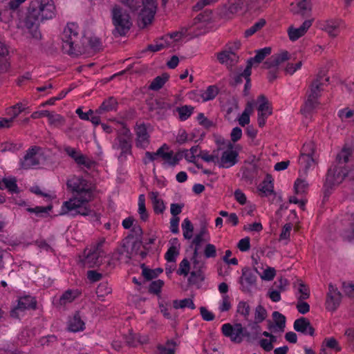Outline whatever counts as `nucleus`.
Segmentation results:
<instances>
[{"label":"nucleus","mask_w":354,"mask_h":354,"mask_svg":"<svg viewBox=\"0 0 354 354\" xmlns=\"http://www.w3.org/2000/svg\"><path fill=\"white\" fill-rule=\"evenodd\" d=\"M347 173L346 169L340 166H335L328 169L326 178V184L328 187L339 185L341 183Z\"/></svg>","instance_id":"a211bd4d"},{"label":"nucleus","mask_w":354,"mask_h":354,"mask_svg":"<svg viewBox=\"0 0 354 354\" xmlns=\"http://www.w3.org/2000/svg\"><path fill=\"white\" fill-rule=\"evenodd\" d=\"M302 66V62L299 61L296 64L288 63L284 70L285 72L288 75H293L297 71L301 68Z\"/></svg>","instance_id":"774afa93"},{"label":"nucleus","mask_w":354,"mask_h":354,"mask_svg":"<svg viewBox=\"0 0 354 354\" xmlns=\"http://www.w3.org/2000/svg\"><path fill=\"white\" fill-rule=\"evenodd\" d=\"M252 0H230L227 10L232 14L237 11L238 8L248 6Z\"/></svg>","instance_id":"de8ad7c7"},{"label":"nucleus","mask_w":354,"mask_h":354,"mask_svg":"<svg viewBox=\"0 0 354 354\" xmlns=\"http://www.w3.org/2000/svg\"><path fill=\"white\" fill-rule=\"evenodd\" d=\"M259 191L261 196H269L275 194L272 177L267 175L265 180L259 185Z\"/></svg>","instance_id":"72a5a7b5"},{"label":"nucleus","mask_w":354,"mask_h":354,"mask_svg":"<svg viewBox=\"0 0 354 354\" xmlns=\"http://www.w3.org/2000/svg\"><path fill=\"white\" fill-rule=\"evenodd\" d=\"M56 7L53 0H32L24 25L31 37L39 39L40 23L53 19L56 16Z\"/></svg>","instance_id":"f03ea898"},{"label":"nucleus","mask_w":354,"mask_h":354,"mask_svg":"<svg viewBox=\"0 0 354 354\" xmlns=\"http://www.w3.org/2000/svg\"><path fill=\"white\" fill-rule=\"evenodd\" d=\"M219 89L215 85L209 86L207 89L202 90L203 102L213 100L218 93Z\"/></svg>","instance_id":"8fccbe9b"},{"label":"nucleus","mask_w":354,"mask_h":354,"mask_svg":"<svg viewBox=\"0 0 354 354\" xmlns=\"http://www.w3.org/2000/svg\"><path fill=\"white\" fill-rule=\"evenodd\" d=\"M328 82V77L325 75L324 72H321L310 84L309 90L307 92V100L301 109L302 114L306 118L310 116L318 105V98Z\"/></svg>","instance_id":"7ed1b4c3"},{"label":"nucleus","mask_w":354,"mask_h":354,"mask_svg":"<svg viewBox=\"0 0 354 354\" xmlns=\"http://www.w3.org/2000/svg\"><path fill=\"white\" fill-rule=\"evenodd\" d=\"M252 73V71L250 69V66H246L243 71V74L241 75L243 76L244 79L246 80V82L244 86L243 89V95H248L249 91L251 88V83H250V75Z\"/></svg>","instance_id":"13d9d810"},{"label":"nucleus","mask_w":354,"mask_h":354,"mask_svg":"<svg viewBox=\"0 0 354 354\" xmlns=\"http://www.w3.org/2000/svg\"><path fill=\"white\" fill-rule=\"evenodd\" d=\"M177 343L174 340H168L165 345L158 346V354H174Z\"/></svg>","instance_id":"a18cd8bd"},{"label":"nucleus","mask_w":354,"mask_h":354,"mask_svg":"<svg viewBox=\"0 0 354 354\" xmlns=\"http://www.w3.org/2000/svg\"><path fill=\"white\" fill-rule=\"evenodd\" d=\"M64 151L78 165H84L88 169L92 168L95 165V162L86 156L83 155L79 150L70 146H65Z\"/></svg>","instance_id":"f3484780"},{"label":"nucleus","mask_w":354,"mask_h":354,"mask_svg":"<svg viewBox=\"0 0 354 354\" xmlns=\"http://www.w3.org/2000/svg\"><path fill=\"white\" fill-rule=\"evenodd\" d=\"M26 0H10L4 5L5 9L0 8V19L1 21H8L12 17L11 10H16L22 3Z\"/></svg>","instance_id":"bb28decb"},{"label":"nucleus","mask_w":354,"mask_h":354,"mask_svg":"<svg viewBox=\"0 0 354 354\" xmlns=\"http://www.w3.org/2000/svg\"><path fill=\"white\" fill-rule=\"evenodd\" d=\"M104 243L105 239L102 238L90 248L85 249L83 254L80 256L79 263L85 268L99 266L105 257V252L102 248Z\"/></svg>","instance_id":"0eeeda50"},{"label":"nucleus","mask_w":354,"mask_h":354,"mask_svg":"<svg viewBox=\"0 0 354 354\" xmlns=\"http://www.w3.org/2000/svg\"><path fill=\"white\" fill-rule=\"evenodd\" d=\"M138 212L142 221H146L148 219L149 214L145 206V197L144 194L139 196Z\"/></svg>","instance_id":"09e8293b"},{"label":"nucleus","mask_w":354,"mask_h":354,"mask_svg":"<svg viewBox=\"0 0 354 354\" xmlns=\"http://www.w3.org/2000/svg\"><path fill=\"white\" fill-rule=\"evenodd\" d=\"M223 168H230L239 161V152L242 149L239 144L223 142Z\"/></svg>","instance_id":"ddd939ff"},{"label":"nucleus","mask_w":354,"mask_h":354,"mask_svg":"<svg viewBox=\"0 0 354 354\" xmlns=\"http://www.w3.org/2000/svg\"><path fill=\"white\" fill-rule=\"evenodd\" d=\"M93 198L86 196H73L68 201H64L62 205V214H68L72 216L77 215L88 216L93 211L88 205Z\"/></svg>","instance_id":"423d86ee"},{"label":"nucleus","mask_w":354,"mask_h":354,"mask_svg":"<svg viewBox=\"0 0 354 354\" xmlns=\"http://www.w3.org/2000/svg\"><path fill=\"white\" fill-rule=\"evenodd\" d=\"M288 60H291V55L288 51L281 50L272 55L264 64L267 68H279Z\"/></svg>","instance_id":"6ab92c4d"},{"label":"nucleus","mask_w":354,"mask_h":354,"mask_svg":"<svg viewBox=\"0 0 354 354\" xmlns=\"http://www.w3.org/2000/svg\"><path fill=\"white\" fill-rule=\"evenodd\" d=\"M17 301V307L14 310H28L38 308L36 298L31 295L20 297Z\"/></svg>","instance_id":"2f4dec72"},{"label":"nucleus","mask_w":354,"mask_h":354,"mask_svg":"<svg viewBox=\"0 0 354 354\" xmlns=\"http://www.w3.org/2000/svg\"><path fill=\"white\" fill-rule=\"evenodd\" d=\"M169 76L163 74L162 76H158L153 79L149 85V88L153 91H158L161 88L167 81Z\"/></svg>","instance_id":"864d4df0"},{"label":"nucleus","mask_w":354,"mask_h":354,"mask_svg":"<svg viewBox=\"0 0 354 354\" xmlns=\"http://www.w3.org/2000/svg\"><path fill=\"white\" fill-rule=\"evenodd\" d=\"M292 11L295 13L304 15L310 10L309 1L307 0H299L295 5L292 4Z\"/></svg>","instance_id":"c03bdc74"},{"label":"nucleus","mask_w":354,"mask_h":354,"mask_svg":"<svg viewBox=\"0 0 354 354\" xmlns=\"http://www.w3.org/2000/svg\"><path fill=\"white\" fill-rule=\"evenodd\" d=\"M240 45L238 41L226 44L225 50H223V63L227 66H232L238 62L236 51L239 49Z\"/></svg>","instance_id":"dca6fc26"},{"label":"nucleus","mask_w":354,"mask_h":354,"mask_svg":"<svg viewBox=\"0 0 354 354\" xmlns=\"http://www.w3.org/2000/svg\"><path fill=\"white\" fill-rule=\"evenodd\" d=\"M294 329L297 332L312 335L313 329L310 325L309 322L305 318H299L294 322Z\"/></svg>","instance_id":"e433bc0d"},{"label":"nucleus","mask_w":354,"mask_h":354,"mask_svg":"<svg viewBox=\"0 0 354 354\" xmlns=\"http://www.w3.org/2000/svg\"><path fill=\"white\" fill-rule=\"evenodd\" d=\"M254 270L257 273L261 279L264 281H271L276 275V270L274 268L270 267L267 265L264 266L261 262H258L254 260Z\"/></svg>","instance_id":"4be33fe9"},{"label":"nucleus","mask_w":354,"mask_h":354,"mask_svg":"<svg viewBox=\"0 0 354 354\" xmlns=\"http://www.w3.org/2000/svg\"><path fill=\"white\" fill-rule=\"evenodd\" d=\"M47 118H48L50 124L55 126L62 125L64 122L62 116L55 113H50V111H48V115H47Z\"/></svg>","instance_id":"680f3d73"},{"label":"nucleus","mask_w":354,"mask_h":354,"mask_svg":"<svg viewBox=\"0 0 354 354\" xmlns=\"http://www.w3.org/2000/svg\"><path fill=\"white\" fill-rule=\"evenodd\" d=\"M198 157H200L207 162H219L218 152L214 151L209 153L207 151H200Z\"/></svg>","instance_id":"3c124183"},{"label":"nucleus","mask_w":354,"mask_h":354,"mask_svg":"<svg viewBox=\"0 0 354 354\" xmlns=\"http://www.w3.org/2000/svg\"><path fill=\"white\" fill-rule=\"evenodd\" d=\"M194 111V107L192 106L185 105L178 108L177 111L179 114V118L181 120H186L190 117Z\"/></svg>","instance_id":"bf43d9fd"},{"label":"nucleus","mask_w":354,"mask_h":354,"mask_svg":"<svg viewBox=\"0 0 354 354\" xmlns=\"http://www.w3.org/2000/svg\"><path fill=\"white\" fill-rule=\"evenodd\" d=\"M80 295V292L77 290H68L65 291L59 298V303L62 305H65L68 303L72 302Z\"/></svg>","instance_id":"79ce46f5"},{"label":"nucleus","mask_w":354,"mask_h":354,"mask_svg":"<svg viewBox=\"0 0 354 354\" xmlns=\"http://www.w3.org/2000/svg\"><path fill=\"white\" fill-rule=\"evenodd\" d=\"M342 295L337 289L330 284L326 299V307L328 310H335L339 306Z\"/></svg>","instance_id":"412c9836"},{"label":"nucleus","mask_w":354,"mask_h":354,"mask_svg":"<svg viewBox=\"0 0 354 354\" xmlns=\"http://www.w3.org/2000/svg\"><path fill=\"white\" fill-rule=\"evenodd\" d=\"M192 261L193 268L189 278V281L192 284L198 285L204 279L202 272V268H203L204 263L201 260H199V259L192 258Z\"/></svg>","instance_id":"b1692460"},{"label":"nucleus","mask_w":354,"mask_h":354,"mask_svg":"<svg viewBox=\"0 0 354 354\" xmlns=\"http://www.w3.org/2000/svg\"><path fill=\"white\" fill-rule=\"evenodd\" d=\"M270 53H271V48L269 47H266V48L258 50L257 51L255 56L254 57L250 58L248 61L246 66H250V69L252 71V66L253 63L261 62L267 55L270 54Z\"/></svg>","instance_id":"ea45409f"},{"label":"nucleus","mask_w":354,"mask_h":354,"mask_svg":"<svg viewBox=\"0 0 354 354\" xmlns=\"http://www.w3.org/2000/svg\"><path fill=\"white\" fill-rule=\"evenodd\" d=\"M311 25V20H306L299 28L290 27L288 30L290 39L291 41L298 39L306 32Z\"/></svg>","instance_id":"c756f323"},{"label":"nucleus","mask_w":354,"mask_h":354,"mask_svg":"<svg viewBox=\"0 0 354 354\" xmlns=\"http://www.w3.org/2000/svg\"><path fill=\"white\" fill-rule=\"evenodd\" d=\"M300 166L299 172L307 174L309 169L314 168L316 165V156L313 143L304 145L301 155L298 160Z\"/></svg>","instance_id":"f8f14e48"},{"label":"nucleus","mask_w":354,"mask_h":354,"mask_svg":"<svg viewBox=\"0 0 354 354\" xmlns=\"http://www.w3.org/2000/svg\"><path fill=\"white\" fill-rule=\"evenodd\" d=\"M62 48L64 53L70 55L78 56L88 52V48L93 51L100 50L102 44L100 38L91 36L81 39L78 32V26L69 23L64 28L61 35Z\"/></svg>","instance_id":"f257e3e1"},{"label":"nucleus","mask_w":354,"mask_h":354,"mask_svg":"<svg viewBox=\"0 0 354 354\" xmlns=\"http://www.w3.org/2000/svg\"><path fill=\"white\" fill-rule=\"evenodd\" d=\"M141 246V241H132L131 239H126L123 241L121 246L111 254V259L113 261L127 263L133 255L138 254Z\"/></svg>","instance_id":"6e6552de"},{"label":"nucleus","mask_w":354,"mask_h":354,"mask_svg":"<svg viewBox=\"0 0 354 354\" xmlns=\"http://www.w3.org/2000/svg\"><path fill=\"white\" fill-rule=\"evenodd\" d=\"M2 181L4 183L6 188L10 192L15 194H18L19 192V189L17 186L15 178H4Z\"/></svg>","instance_id":"6e6d98bb"},{"label":"nucleus","mask_w":354,"mask_h":354,"mask_svg":"<svg viewBox=\"0 0 354 354\" xmlns=\"http://www.w3.org/2000/svg\"><path fill=\"white\" fill-rule=\"evenodd\" d=\"M262 335L266 338H259V344L260 347L266 352L272 351L274 348V343L277 341V337L267 331L263 332Z\"/></svg>","instance_id":"473e14b6"},{"label":"nucleus","mask_w":354,"mask_h":354,"mask_svg":"<svg viewBox=\"0 0 354 354\" xmlns=\"http://www.w3.org/2000/svg\"><path fill=\"white\" fill-rule=\"evenodd\" d=\"M37 148L28 149L24 159L21 161V166L24 169H28L39 165V160L37 156Z\"/></svg>","instance_id":"a878e982"},{"label":"nucleus","mask_w":354,"mask_h":354,"mask_svg":"<svg viewBox=\"0 0 354 354\" xmlns=\"http://www.w3.org/2000/svg\"><path fill=\"white\" fill-rule=\"evenodd\" d=\"M158 195L159 194L157 192H151L149 194L153 211L157 214H162L166 208L162 199L159 198Z\"/></svg>","instance_id":"f704fd0d"},{"label":"nucleus","mask_w":354,"mask_h":354,"mask_svg":"<svg viewBox=\"0 0 354 354\" xmlns=\"http://www.w3.org/2000/svg\"><path fill=\"white\" fill-rule=\"evenodd\" d=\"M174 308H191L194 309L196 308L192 299L186 298L182 300H174L173 306Z\"/></svg>","instance_id":"603ef678"},{"label":"nucleus","mask_w":354,"mask_h":354,"mask_svg":"<svg viewBox=\"0 0 354 354\" xmlns=\"http://www.w3.org/2000/svg\"><path fill=\"white\" fill-rule=\"evenodd\" d=\"M211 16L212 12L210 10H205L194 19L191 26L182 28L180 30L171 33L169 39L178 41L187 35L193 37L205 32L204 28L211 21Z\"/></svg>","instance_id":"20e7f679"},{"label":"nucleus","mask_w":354,"mask_h":354,"mask_svg":"<svg viewBox=\"0 0 354 354\" xmlns=\"http://www.w3.org/2000/svg\"><path fill=\"white\" fill-rule=\"evenodd\" d=\"M26 109L22 103H17L8 109L7 113L14 120L21 112Z\"/></svg>","instance_id":"4d7b16f0"},{"label":"nucleus","mask_w":354,"mask_h":354,"mask_svg":"<svg viewBox=\"0 0 354 354\" xmlns=\"http://www.w3.org/2000/svg\"><path fill=\"white\" fill-rule=\"evenodd\" d=\"M297 296L298 302L297 304V310H310V306L304 300L306 299L310 296V290L308 287L305 285L302 281H299L297 283Z\"/></svg>","instance_id":"aec40b11"},{"label":"nucleus","mask_w":354,"mask_h":354,"mask_svg":"<svg viewBox=\"0 0 354 354\" xmlns=\"http://www.w3.org/2000/svg\"><path fill=\"white\" fill-rule=\"evenodd\" d=\"M351 149L350 148L344 147L342 150L337 154V159L339 162L346 163L349 160V157L351 155Z\"/></svg>","instance_id":"0e129e2a"},{"label":"nucleus","mask_w":354,"mask_h":354,"mask_svg":"<svg viewBox=\"0 0 354 354\" xmlns=\"http://www.w3.org/2000/svg\"><path fill=\"white\" fill-rule=\"evenodd\" d=\"M322 346H324V348L327 347L335 351H339L341 350V347L339 346L337 341L333 337L325 339Z\"/></svg>","instance_id":"e2e57ef3"},{"label":"nucleus","mask_w":354,"mask_h":354,"mask_svg":"<svg viewBox=\"0 0 354 354\" xmlns=\"http://www.w3.org/2000/svg\"><path fill=\"white\" fill-rule=\"evenodd\" d=\"M131 133L129 129L123 127L113 143V148L120 151L118 156L119 162H124L127 156L132 155Z\"/></svg>","instance_id":"9d476101"},{"label":"nucleus","mask_w":354,"mask_h":354,"mask_svg":"<svg viewBox=\"0 0 354 354\" xmlns=\"http://www.w3.org/2000/svg\"><path fill=\"white\" fill-rule=\"evenodd\" d=\"M111 17L114 26L113 35L115 37L124 36L132 26L128 12L118 5H114L111 10Z\"/></svg>","instance_id":"39448f33"},{"label":"nucleus","mask_w":354,"mask_h":354,"mask_svg":"<svg viewBox=\"0 0 354 354\" xmlns=\"http://www.w3.org/2000/svg\"><path fill=\"white\" fill-rule=\"evenodd\" d=\"M124 4L133 11H136L142 6L139 15L145 25L152 21L156 12L157 3L156 0H128V3Z\"/></svg>","instance_id":"1a4fd4ad"},{"label":"nucleus","mask_w":354,"mask_h":354,"mask_svg":"<svg viewBox=\"0 0 354 354\" xmlns=\"http://www.w3.org/2000/svg\"><path fill=\"white\" fill-rule=\"evenodd\" d=\"M342 26V21L341 20L330 19L322 24V28L330 37H335L338 35Z\"/></svg>","instance_id":"7c9ffc66"},{"label":"nucleus","mask_w":354,"mask_h":354,"mask_svg":"<svg viewBox=\"0 0 354 354\" xmlns=\"http://www.w3.org/2000/svg\"><path fill=\"white\" fill-rule=\"evenodd\" d=\"M258 100L260 103L258 107V115L269 116L271 114V111L266 97L264 95H260Z\"/></svg>","instance_id":"49530a36"},{"label":"nucleus","mask_w":354,"mask_h":354,"mask_svg":"<svg viewBox=\"0 0 354 354\" xmlns=\"http://www.w3.org/2000/svg\"><path fill=\"white\" fill-rule=\"evenodd\" d=\"M66 186L74 194L77 196H86L93 198L94 187L91 183L80 176H72L66 182Z\"/></svg>","instance_id":"9b49d317"},{"label":"nucleus","mask_w":354,"mask_h":354,"mask_svg":"<svg viewBox=\"0 0 354 354\" xmlns=\"http://www.w3.org/2000/svg\"><path fill=\"white\" fill-rule=\"evenodd\" d=\"M178 253L176 245L171 246L165 254V259L169 262H174Z\"/></svg>","instance_id":"338daca9"},{"label":"nucleus","mask_w":354,"mask_h":354,"mask_svg":"<svg viewBox=\"0 0 354 354\" xmlns=\"http://www.w3.org/2000/svg\"><path fill=\"white\" fill-rule=\"evenodd\" d=\"M162 155V148L161 147L156 151V152H149L147 151L145 153V157L143 159V162L145 165H147L149 162L153 161L156 159L157 156H160Z\"/></svg>","instance_id":"69168bd1"},{"label":"nucleus","mask_w":354,"mask_h":354,"mask_svg":"<svg viewBox=\"0 0 354 354\" xmlns=\"http://www.w3.org/2000/svg\"><path fill=\"white\" fill-rule=\"evenodd\" d=\"M259 167L256 163H250L243 170L242 177L251 183L257 176Z\"/></svg>","instance_id":"58836bf2"},{"label":"nucleus","mask_w":354,"mask_h":354,"mask_svg":"<svg viewBox=\"0 0 354 354\" xmlns=\"http://www.w3.org/2000/svg\"><path fill=\"white\" fill-rule=\"evenodd\" d=\"M162 155L160 157L165 160V164L168 165L169 166L174 167L178 164L179 161L182 160L183 158V153H174L172 151L169 152H165L164 149H168V147L166 144H164L162 147Z\"/></svg>","instance_id":"cd10ccee"},{"label":"nucleus","mask_w":354,"mask_h":354,"mask_svg":"<svg viewBox=\"0 0 354 354\" xmlns=\"http://www.w3.org/2000/svg\"><path fill=\"white\" fill-rule=\"evenodd\" d=\"M209 240V236L207 232V230L205 227H202L200 232L195 236L194 239L192 241V245L194 247V259H199V251L201 250V245L207 242Z\"/></svg>","instance_id":"393cba45"},{"label":"nucleus","mask_w":354,"mask_h":354,"mask_svg":"<svg viewBox=\"0 0 354 354\" xmlns=\"http://www.w3.org/2000/svg\"><path fill=\"white\" fill-rule=\"evenodd\" d=\"M84 322L77 313L71 317L68 322V329L71 332H79L84 329Z\"/></svg>","instance_id":"4c0bfd02"},{"label":"nucleus","mask_w":354,"mask_h":354,"mask_svg":"<svg viewBox=\"0 0 354 354\" xmlns=\"http://www.w3.org/2000/svg\"><path fill=\"white\" fill-rule=\"evenodd\" d=\"M257 277L249 268L242 269V274L239 279L240 289L246 293H252L257 290Z\"/></svg>","instance_id":"4468645a"},{"label":"nucleus","mask_w":354,"mask_h":354,"mask_svg":"<svg viewBox=\"0 0 354 354\" xmlns=\"http://www.w3.org/2000/svg\"><path fill=\"white\" fill-rule=\"evenodd\" d=\"M182 229L184 238L190 239L193 236L194 226L189 218H186L183 220Z\"/></svg>","instance_id":"5fc2aeb1"},{"label":"nucleus","mask_w":354,"mask_h":354,"mask_svg":"<svg viewBox=\"0 0 354 354\" xmlns=\"http://www.w3.org/2000/svg\"><path fill=\"white\" fill-rule=\"evenodd\" d=\"M118 102L115 98L111 97L107 100H104L97 112L99 113H102L104 112H109L113 110H115L117 107Z\"/></svg>","instance_id":"37998d69"},{"label":"nucleus","mask_w":354,"mask_h":354,"mask_svg":"<svg viewBox=\"0 0 354 354\" xmlns=\"http://www.w3.org/2000/svg\"><path fill=\"white\" fill-rule=\"evenodd\" d=\"M137 147L145 149L149 144V135L145 124H137L136 127Z\"/></svg>","instance_id":"5701e85b"},{"label":"nucleus","mask_w":354,"mask_h":354,"mask_svg":"<svg viewBox=\"0 0 354 354\" xmlns=\"http://www.w3.org/2000/svg\"><path fill=\"white\" fill-rule=\"evenodd\" d=\"M223 334L229 337L232 342L241 343L248 333L239 324L232 326L229 324L223 325Z\"/></svg>","instance_id":"2eb2a0df"},{"label":"nucleus","mask_w":354,"mask_h":354,"mask_svg":"<svg viewBox=\"0 0 354 354\" xmlns=\"http://www.w3.org/2000/svg\"><path fill=\"white\" fill-rule=\"evenodd\" d=\"M306 176L300 171L299 178L295 182L294 188L297 194H303L308 190L309 184L305 180Z\"/></svg>","instance_id":"a19ab883"},{"label":"nucleus","mask_w":354,"mask_h":354,"mask_svg":"<svg viewBox=\"0 0 354 354\" xmlns=\"http://www.w3.org/2000/svg\"><path fill=\"white\" fill-rule=\"evenodd\" d=\"M254 105V101L248 102L244 111L238 118L239 124L241 127H245L250 122V116L253 112V108Z\"/></svg>","instance_id":"c9c22d12"},{"label":"nucleus","mask_w":354,"mask_h":354,"mask_svg":"<svg viewBox=\"0 0 354 354\" xmlns=\"http://www.w3.org/2000/svg\"><path fill=\"white\" fill-rule=\"evenodd\" d=\"M266 24V21L263 19L259 20L253 26H252L250 28L247 29L245 31V37H250L257 32L258 30L261 29Z\"/></svg>","instance_id":"052dcab7"},{"label":"nucleus","mask_w":354,"mask_h":354,"mask_svg":"<svg viewBox=\"0 0 354 354\" xmlns=\"http://www.w3.org/2000/svg\"><path fill=\"white\" fill-rule=\"evenodd\" d=\"M273 322L269 324L268 328L274 333H282L286 327V317L278 311L272 315Z\"/></svg>","instance_id":"c85d7f7f"}]
</instances>
